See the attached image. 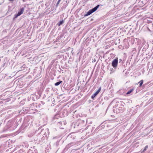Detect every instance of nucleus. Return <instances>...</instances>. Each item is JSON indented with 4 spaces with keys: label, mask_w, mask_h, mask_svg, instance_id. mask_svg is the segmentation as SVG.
Returning <instances> with one entry per match:
<instances>
[{
    "label": "nucleus",
    "mask_w": 153,
    "mask_h": 153,
    "mask_svg": "<svg viewBox=\"0 0 153 153\" xmlns=\"http://www.w3.org/2000/svg\"><path fill=\"white\" fill-rule=\"evenodd\" d=\"M121 103L120 104V106L117 108V110L116 111L117 113H122L124 110V108H123L125 103L123 102H121Z\"/></svg>",
    "instance_id": "obj_1"
},
{
    "label": "nucleus",
    "mask_w": 153,
    "mask_h": 153,
    "mask_svg": "<svg viewBox=\"0 0 153 153\" xmlns=\"http://www.w3.org/2000/svg\"><path fill=\"white\" fill-rule=\"evenodd\" d=\"M118 59L117 58L114 59L112 62V66L114 68L117 67L118 64Z\"/></svg>",
    "instance_id": "obj_2"
},
{
    "label": "nucleus",
    "mask_w": 153,
    "mask_h": 153,
    "mask_svg": "<svg viewBox=\"0 0 153 153\" xmlns=\"http://www.w3.org/2000/svg\"><path fill=\"white\" fill-rule=\"evenodd\" d=\"M101 89V87H100L98 90L91 96V98L92 99L96 97V96L99 94V93Z\"/></svg>",
    "instance_id": "obj_3"
},
{
    "label": "nucleus",
    "mask_w": 153,
    "mask_h": 153,
    "mask_svg": "<svg viewBox=\"0 0 153 153\" xmlns=\"http://www.w3.org/2000/svg\"><path fill=\"white\" fill-rule=\"evenodd\" d=\"M24 10H25V9L23 7H22V8H21V9H20L19 10V11L18 12V13L17 14H18V15L19 16L20 15H21L22 14L24 11Z\"/></svg>",
    "instance_id": "obj_4"
},
{
    "label": "nucleus",
    "mask_w": 153,
    "mask_h": 153,
    "mask_svg": "<svg viewBox=\"0 0 153 153\" xmlns=\"http://www.w3.org/2000/svg\"><path fill=\"white\" fill-rule=\"evenodd\" d=\"M100 5H98L97 6L95 7L94 8L92 9V11L94 12L96 10L97 8H98V7L100 6Z\"/></svg>",
    "instance_id": "obj_5"
},
{
    "label": "nucleus",
    "mask_w": 153,
    "mask_h": 153,
    "mask_svg": "<svg viewBox=\"0 0 153 153\" xmlns=\"http://www.w3.org/2000/svg\"><path fill=\"white\" fill-rule=\"evenodd\" d=\"M143 82V80H141L138 83L139 84L140 87H141Z\"/></svg>",
    "instance_id": "obj_6"
},
{
    "label": "nucleus",
    "mask_w": 153,
    "mask_h": 153,
    "mask_svg": "<svg viewBox=\"0 0 153 153\" xmlns=\"http://www.w3.org/2000/svg\"><path fill=\"white\" fill-rule=\"evenodd\" d=\"M94 12L92 11V9L89 10L87 13V15H89L91 14L92 13Z\"/></svg>",
    "instance_id": "obj_7"
},
{
    "label": "nucleus",
    "mask_w": 153,
    "mask_h": 153,
    "mask_svg": "<svg viewBox=\"0 0 153 153\" xmlns=\"http://www.w3.org/2000/svg\"><path fill=\"white\" fill-rule=\"evenodd\" d=\"M63 23H64V21L63 20L60 21L59 22V23L58 24V26H59L61 25H62Z\"/></svg>",
    "instance_id": "obj_8"
},
{
    "label": "nucleus",
    "mask_w": 153,
    "mask_h": 153,
    "mask_svg": "<svg viewBox=\"0 0 153 153\" xmlns=\"http://www.w3.org/2000/svg\"><path fill=\"white\" fill-rule=\"evenodd\" d=\"M62 82V81H60V82H57L55 84V86H57V85H59L60 83H61Z\"/></svg>",
    "instance_id": "obj_9"
},
{
    "label": "nucleus",
    "mask_w": 153,
    "mask_h": 153,
    "mask_svg": "<svg viewBox=\"0 0 153 153\" xmlns=\"http://www.w3.org/2000/svg\"><path fill=\"white\" fill-rule=\"evenodd\" d=\"M133 91V89H131L130 90L128 91L127 93V94H128L131 93Z\"/></svg>",
    "instance_id": "obj_10"
},
{
    "label": "nucleus",
    "mask_w": 153,
    "mask_h": 153,
    "mask_svg": "<svg viewBox=\"0 0 153 153\" xmlns=\"http://www.w3.org/2000/svg\"><path fill=\"white\" fill-rule=\"evenodd\" d=\"M18 16H19L18 15V14H15L14 16L13 19H15Z\"/></svg>",
    "instance_id": "obj_11"
},
{
    "label": "nucleus",
    "mask_w": 153,
    "mask_h": 153,
    "mask_svg": "<svg viewBox=\"0 0 153 153\" xmlns=\"http://www.w3.org/2000/svg\"><path fill=\"white\" fill-rule=\"evenodd\" d=\"M148 146H146L145 147V148H144V150H143V152H144L145 151H146V149H148Z\"/></svg>",
    "instance_id": "obj_12"
},
{
    "label": "nucleus",
    "mask_w": 153,
    "mask_h": 153,
    "mask_svg": "<svg viewBox=\"0 0 153 153\" xmlns=\"http://www.w3.org/2000/svg\"><path fill=\"white\" fill-rule=\"evenodd\" d=\"M61 1L60 0H59L58 1V2H57V6L58 5V4H59L60 3V2Z\"/></svg>",
    "instance_id": "obj_13"
},
{
    "label": "nucleus",
    "mask_w": 153,
    "mask_h": 153,
    "mask_svg": "<svg viewBox=\"0 0 153 153\" xmlns=\"http://www.w3.org/2000/svg\"><path fill=\"white\" fill-rule=\"evenodd\" d=\"M14 0H9V1H13Z\"/></svg>",
    "instance_id": "obj_14"
}]
</instances>
